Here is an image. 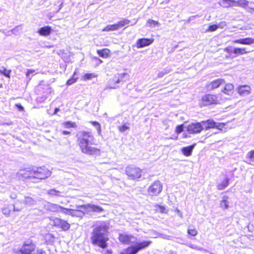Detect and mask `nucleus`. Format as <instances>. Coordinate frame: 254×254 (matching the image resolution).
Returning <instances> with one entry per match:
<instances>
[{
    "label": "nucleus",
    "mask_w": 254,
    "mask_h": 254,
    "mask_svg": "<svg viewBox=\"0 0 254 254\" xmlns=\"http://www.w3.org/2000/svg\"><path fill=\"white\" fill-rule=\"evenodd\" d=\"M77 143L82 153L89 156L99 155L101 150L97 146L95 138L91 131H81L77 134Z\"/></svg>",
    "instance_id": "1"
},
{
    "label": "nucleus",
    "mask_w": 254,
    "mask_h": 254,
    "mask_svg": "<svg viewBox=\"0 0 254 254\" xmlns=\"http://www.w3.org/2000/svg\"><path fill=\"white\" fill-rule=\"evenodd\" d=\"M109 227L105 223L96 226L91 232L90 240L94 246L105 249L108 247Z\"/></svg>",
    "instance_id": "2"
},
{
    "label": "nucleus",
    "mask_w": 254,
    "mask_h": 254,
    "mask_svg": "<svg viewBox=\"0 0 254 254\" xmlns=\"http://www.w3.org/2000/svg\"><path fill=\"white\" fill-rule=\"evenodd\" d=\"M225 100L220 93H206L198 99V105L201 108L216 106L221 104Z\"/></svg>",
    "instance_id": "3"
},
{
    "label": "nucleus",
    "mask_w": 254,
    "mask_h": 254,
    "mask_svg": "<svg viewBox=\"0 0 254 254\" xmlns=\"http://www.w3.org/2000/svg\"><path fill=\"white\" fill-rule=\"evenodd\" d=\"M49 219L52 222L51 226L53 227L59 228L61 231L64 232L69 230L70 224L67 221L59 217H50Z\"/></svg>",
    "instance_id": "4"
},
{
    "label": "nucleus",
    "mask_w": 254,
    "mask_h": 254,
    "mask_svg": "<svg viewBox=\"0 0 254 254\" xmlns=\"http://www.w3.org/2000/svg\"><path fill=\"white\" fill-rule=\"evenodd\" d=\"M125 172L128 178L133 180H138L142 174V171L140 168L132 165L127 166Z\"/></svg>",
    "instance_id": "5"
},
{
    "label": "nucleus",
    "mask_w": 254,
    "mask_h": 254,
    "mask_svg": "<svg viewBox=\"0 0 254 254\" xmlns=\"http://www.w3.org/2000/svg\"><path fill=\"white\" fill-rule=\"evenodd\" d=\"M36 245L31 240L24 241L18 252L20 254H34Z\"/></svg>",
    "instance_id": "6"
},
{
    "label": "nucleus",
    "mask_w": 254,
    "mask_h": 254,
    "mask_svg": "<svg viewBox=\"0 0 254 254\" xmlns=\"http://www.w3.org/2000/svg\"><path fill=\"white\" fill-rule=\"evenodd\" d=\"M32 177L40 180L45 179L49 177L51 172L45 167H40L32 172Z\"/></svg>",
    "instance_id": "7"
},
{
    "label": "nucleus",
    "mask_w": 254,
    "mask_h": 254,
    "mask_svg": "<svg viewBox=\"0 0 254 254\" xmlns=\"http://www.w3.org/2000/svg\"><path fill=\"white\" fill-rule=\"evenodd\" d=\"M58 211H60L65 215H69L73 217H82L83 213L81 209L78 207L77 209L67 208L61 206H58Z\"/></svg>",
    "instance_id": "8"
},
{
    "label": "nucleus",
    "mask_w": 254,
    "mask_h": 254,
    "mask_svg": "<svg viewBox=\"0 0 254 254\" xmlns=\"http://www.w3.org/2000/svg\"><path fill=\"white\" fill-rule=\"evenodd\" d=\"M225 79L223 78H216L206 83L205 87L207 91H213L219 88L225 83Z\"/></svg>",
    "instance_id": "9"
},
{
    "label": "nucleus",
    "mask_w": 254,
    "mask_h": 254,
    "mask_svg": "<svg viewBox=\"0 0 254 254\" xmlns=\"http://www.w3.org/2000/svg\"><path fill=\"white\" fill-rule=\"evenodd\" d=\"M163 186L159 181L154 182L148 188V192L152 196H156L162 190Z\"/></svg>",
    "instance_id": "10"
},
{
    "label": "nucleus",
    "mask_w": 254,
    "mask_h": 254,
    "mask_svg": "<svg viewBox=\"0 0 254 254\" xmlns=\"http://www.w3.org/2000/svg\"><path fill=\"white\" fill-rule=\"evenodd\" d=\"M203 129L201 122H195L190 124L187 127V131L190 134H197Z\"/></svg>",
    "instance_id": "11"
},
{
    "label": "nucleus",
    "mask_w": 254,
    "mask_h": 254,
    "mask_svg": "<svg viewBox=\"0 0 254 254\" xmlns=\"http://www.w3.org/2000/svg\"><path fill=\"white\" fill-rule=\"evenodd\" d=\"M79 208L81 209L83 216L85 214V211H87L88 209H90L92 212H101L104 211V209L100 206L90 204L80 205L79 206Z\"/></svg>",
    "instance_id": "12"
},
{
    "label": "nucleus",
    "mask_w": 254,
    "mask_h": 254,
    "mask_svg": "<svg viewBox=\"0 0 254 254\" xmlns=\"http://www.w3.org/2000/svg\"><path fill=\"white\" fill-rule=\"evenodd\" d=\"M154 41L153 38H139L136 41L135 46L137 48L140 49L146 46H148L152 44Z\"/></svg>",
    "instance_id": "13"
},
{
    "label": "nucleus",
    "mask_w": 254,
    "mask_h": 254,
    "mask_svg": "<svg viewBox=\"0 0 254 254\" xmlns=\"http://www.w3.org/2000/svg\"><path fill=\"white\" fill-rule=\"evenodd\" d=\"M234 91V85L231 83H225L221 89V93L227 96H232Z\"/></svg>",
    "instance_id": "14"
},
{
    "label": "nucleus",
    "mask_w": 254,
    "mask_h": 254,
    "mask_svg": "<svg viewBox=\"0 0 254 254\" xmlns=\"http://www.w3.org/2000/svg\"><path fill=\"white\" fill-rule=\"evenodd\" d=\"M132 236L126 234H120L119 235V241L125 245H128L131 243Z\"/></svg>",
    "instance_id": "15"
},
{
    "label": "nucleus",
    "mask_w": 254,
    "mask_h": 254,
    "mask_svg": "<svg viewBox=\"0 0 254 254\" xmlns=\"http://www.w3.org/2000/svg\"><path fill=\"white\" fill-rule=\"evenodd\" d=\"M233 43L241 45H250L254 44V38L247 37L243 39H236L233 41Z\"/></svg>",
    "instance_id": "16"
},
{
    "label": "nucleus",
    "mask_w": 254,
    "mask_h": 254,
    "mask_svg": "<svg viewBox=\"0 0 254 254\" xmlns=\"http://www.w3.org/2000/svg\"><path fill=\"white\" fill-rule=\"evenodd\" d=\"M238 93L241 96H246L251 93V89L247 85H240L237 88Z\"/></svg>",
    "instance_id": "17"
},
{
    "label": "nucleus",
    "mask_w": 254,
    "mask_h": 254,
    "mask_svg": "<svg viewBox=\"0 0 254 254\" xmlns=\"http://www.w3.org/2000/svg\"><path fill=\"white\" fill-rule=\"evenodd\" d=\"M96 52L99 57L104 59H107L111 55V50L108 48H103L102 49L97 50Z\"/></svg>",
    "instance_id": "18"
},
{
    "label": "nucleus",
    "mask_w": 254,
    "mask_h": 254,
    "mask_svg": "<svg viewBox=\"0 0 254 254\" xmlns=\"http://www.w3.org/2000/svg\"><path fill=\"white\" fill-rule=\"evenodd\" d=\"M154 212L155 213L167 214L168 209L164 205L156 204L154 205Z\"/></svg>",
    "instance_id": "19"
},
{
    "label": "nucleus",
    "mask_w": 254,
    "mask_h": 254,
    "mask_svg": "<svg viewBox=\"0 0 254 254\" xmlns=\"http://www.w3.org/2000/svg\"><path fill=\"white\" fill-rule=\"evenodd\" d=\"M151 243V241H145L138 243L135 246H133L136 253H137L139 251L147 247Z\"/></svg>",
    "instance_id": "20"
},
{
    "label": "nucleus",
    "mask_w": 254,
    "mask_h": 254,
    "mask_svg": "<svg viewBox=\"0 0 254 254\" xmlns=\"http://www.w3.org/2000/svg\"><path fill=\"white\" fill-rule=\"evenodd\" d=\"M195 145L196 144L194 143L191 145L183 147L181 149L182 153L187 157L190 156Z\"/></svg>",
    "instance_id": "21"
},
{
    "label": "nucleus",
    "mask_w": 254,
    "mask_h": 254,
    "mask_svg": "<svg viewBox=\"0 0 254 254\" xmlns=\"http://www.w3.org/2000/svg\"><path fill=\"white\" fill-rule=\"evenodd\" d=\"M52 30L51 26H46L40 28L38 32L41 36H47L51 34Z\"/></svg>",
    "instance_id": "22"
},
{
    "label": "nucleus",
    "mask_w": 254,
    "mask_h": 254,
    "mask_svg": "<svg viewBox=\"0 0 254 254\" xmlns=\"http://www.w3.org/2000/svg\"><path fill=\"white\" fill-rule=\"evenodd\" d=\"M201 122L202 125H205L204 128L205 129L215 128V127H216V123L212 119H208Z\"/></svg>",
    "instance_id": "23"
},
{
    "label": "nucleus",
    "mask_w": 254,
    "mask_h": 254,
    "mask_svg": "<svg viewBox=\"0 0 254 254\" xmlns=\"http://www.w3.org/2000/svg\"><path fill=\"white\" fill-rule=\"evenodd\" d=\"M229 179L227 177H226L224 178V179L218 183L217 185V189L218 190H223L227 187L229 184Z\"/></svg>",
    "instance_id": "24"
},
{
    "label": "nucleus",
    "mask_w": 254,
    "mask_h": 254,
    "mask_svg": "<svg viewBox=\"0 0 254 254\" xmlns=\"http://www.w3.org/2000/svg\"><path fill=\"white\" fill-rule=\"evenodd\" d=\"M232 53L236 56L242 55L249 53V51L247 50L246 48L244 47H236L235 48Z\"/></svg>",
    "instance_id": "25"
},
{
    "label": "nucleus",
    "mask_w": 254,
    "mask_h": 254,
    "mask_svg": "<svg viewBox=\"0 0 254 254\" xmlns=\"http://www.w3.org/2000/svg\"><path fill=\"white\" fill-rule=\"evenodd\" d=\"M249 1L247 0H236L234 3V5L243 8H246L248 6Z\"/></svg>",
    "instance_id": "26"
},
{
    "label": "nucleus",
    "mask_w": 254,
    "mask_h": 254,
    "mask_svg": "<svg viewBox=\"0 0 254 254\" xmlns=\"http://www.w3.org/2000/svg\"><path fill=\"white\" fill-rule=\"evenodd\" d=\"M62 192L55 189H51L47 191V194L51 196L62 197Z\"/></svg>",
    "instance_id": "27"
},
{
    "label": "nucleus",
    "mask_w": 254,
    "mask_h": 254,
    "mask_svg": "<svg viewBox=\"0 0 254 254\" xmlns=\"http://www.w3.org/2000/svg\"><path fill=\"white\" fill-rule=\"evenodd\" d=\"M187 233L190 237H194L197 235L198 231L194 226L190 225L189 226Z\"/></svg>",
    "instance_id": "28"
},
{
    "label": "nucleus",
    "mask_w": 254,
    "mask_h": 254,
    "mask_svg": "<svg viewBox=\"0 0 254 254\" xmlns=\"http://www.w3.org/2000/svg\"><path fill=\"white\" fill-rule=\"evenodd\" d=\"M137 253L133 246H129L120 252V254H136Z\"/></svg>",
    "instance_id": "29"
},
{
    "label": "nucleus",
    "mask_w": 254,
    "mask_h": 254,
    "mask_svg": "<svg viewBox=\"0 0 254 254\" xmlns=\"http://www.w3.org/2000/svg\"><path fill=\"white\" fill-rule=\"evenodd\" d=\"M62 126L66 128H76L77 127L76 124L71 121L64 122L62 123Z\"/></svg>",
    "instance_id": "30"
},
{
    "label": "nucleus",
    "mask_w": 254,
    "mask_h": 254,
    "mask_svg": "<svg viewBox=\"0 0 254 254\" xmlns=\"http://www.w3.org/2000/svg\"><path fill=\"white\" fill-rule=\"evenodd\" d=\"M130 22V20L127 19H123L116 23L118 30L120 28L128 25Z\"/></svg>",
    "instance_id": "31"
},
{
    "label": "nucleus",
    "mask_w": 254,
    "mask_h": 254,
    "mask_svg": "<svg viewBox=\"0 0 254 254\" xmlns=\"http://www.w3.org/2000/svg\"><path fill=\"white\" fill-rule=\"evenodd\" d=\"M98 75L95 73H85L82 77V79L83 80H87L89 79H91L93 78L97 77Z\"/></svg>",
    "instance_id": "32"
},
{
    "label": "nucleus",
    "mask_w": 254,
    "mask_h": 254,
    "mask_svg": "<svg viewBox=\"0 0 254 254\" xmlns=\"http://www.w3.org/2000/svg\"><path fill=\"white\" fill-rule=\"evenodd\" d=\"M228 198L227 196H224L222 200L220 201V206L224 209H227L229 207L228 204Z\"/></svg>",
    "instance_id": "33"
},
{
    "label": "nucleus",
    "mask_w": 254,
    "mask_h": 254,
    "mask_svg": "<svg viewBox=\"0 0 254 254\" xmlns=\"http://www.w3.org/2000/svg\"><path fill=\"white\" fill-rule=\"evenodd\" d=\"M117 27L116 23L111 25H108L105 26L103 29V31H110L117 30Z\"/></svg>",
    "instance_id": "34"
},
{
    "label": "nucleus",
    "mask_w": 254,
    "mask_h": 254,
    "mask_svg": "<svg viewBox=\"0 0 254 254\" xmlns=\"http://www.w3.org/2000/svg\"><path fill=\"white\" fill-rule=\"evenodd\" d=\"M247 158L250 161V164L254 165V149L250 151L248 153Z\"/></svg>",
    "instance_id": "35"
},
{
    "label": "nucleus",
    "mask_w": 254,
    "mask_h": 254,
    "mask_svg": "<svg viewBox=\"0 0 254 254\" xmlns=\"http://www.w3.org/2000/svg\"><path fill=\"white\" fill-rule=\"evenodd\" d=\"M76 72H74L72 77L71 78H70L69 79H68L66 81V85H70L75 83L77 81V78L74 77L75 76V75L76 74Z\"/></svg>",
    "instance_id": "36"
},
{
    "label": "nucleus",
    "mask_w": 254,
    "mask_h": 254,
    "mask_svg": "<svg viewBox=\"0 0 254 254\" xmlns=\"http://www.w3.org/2000/svg\"><path fill=\"white\" fill-rule=\"evenodd\" d=\"M129 124L128 123H126L121 126L118 127V129L120 132H124L127 130H128L129 129Z\"/></svg>",
    "instance_id": "37"
},
{
    "label": "nucleus",
    "mask_w": 254,
    "mask_h": 254,
    "mask_svg": "<svg viewBox=\"0 0 254 254\" xmlns=\"http://www.w3.org/2000/svg\"><path fill=\"white\" fill-rule=\"evenodd\" d=\"M90 123L93 126L95 127L97 129L98 132L100 133L101 132V126L100 124L96 121H90Z\"/></svg>",
    "instance_id": "38"
},
{
    "label": "nucleus",
    "mask_w": 254,
    "mask_h": 254,
    "mask_svg": "<svg viewBox=\"0 0 254 254\" xmlns=\"http://www.w3.org/2000/svg\"><path fill=\"white\" fill-rule=\"evenodd\" d=\"M218 28L219 26L216 24L210 25L206 30V32H213L216 30Z\"/></svg>",
    "instance_id": "39"
},
{
    "label": "nucleus",
    "mask_w": 254,
    "mask_h": 254,
    "mask_svg": "<svg viewBox=\"0 0 254 254\" xmlns=\"http://www.w3.org/2000/svg\"><path fill=\"white\" fill-rule=\"evenodd\" d=\"M226 125V123H221L217 124L216 123V127H215V128H217L218 129H219L220 130H224L226 129L225 126Z\"/></svg>",
    "instance_id": "40"
},
{
    "label": "nucleus",
    "mask_w": 254,
    "mask_h": 254,
    "mask_svg": "<svg viewBox=\"0 0 254 254\" xmlns=\"http://www.w3.org/2000/svg\"><path fill=\"white\" fill-rule=\"evenodd\" d=\"M147 23L149 24V25L150 26H154L159 25V22L158 21L151 19H149L147 20Z\"/></svg>",
    "instance_id": "41"
},
{
    "label": "nucleus",
    "mask_w": 254,
    "mask_h": 254,
    "mask_svg": "<svg viewBox=\"0 0 254 254\" xmlns=\"http://www.w3.org/2000/svg\"><path fill=\"white\" fill-rule=\"evenodd\" d=\"M183 130H184V125L183 124L178 125L176 127L175 132L177 134H179V133H181L183 131Z\"/></svg>",
    "instance_id": "42"
},
{
    "label": "nucleus",
    "mask_w": 254,
    "mask_h": 254,
    "mask_svg": "<svg viewBox=\"0 0 254 254\" xmlns=\"http://www.w3.org/2000/svg\"><path fill=\"white\" fill-rule=\"evenodd\" d=\"M0 72L7 77H10V73L11 70H8L6 68H3L2 70H0Z\"/></svg>",
    "instance_id": "43"
},
{
    "label": "nucleus",
    "mask_w": 254,
    "mask_h": 254,
    "mask_svg": "<svg viewBox=\"0 0 254 254\" xmlns=\"http://www.w3.org/2000/svg\"><path fill=\"white\" fill-rule=\"evenodd\" d=\"M223 2L228 4V6H233L234 5L235 0H222Z\"/></svg>",
    "instance_id": "44"
},
{
    "label": "nucleus",
    "mask_w": 254,
    "mask_h": 254,
    "mask_svg": "<svg viewBox=\"0 0 254 254\" xmlns=\"http://www.w3.org/2000/svg\"><path fill=\"white\" fill-rule=\"evenodd\" d=\"M15 107L18 109V110L20 111H23L24 110V108L23 106L20 104H16Z\"/></svg>",
    "instance_id": "45"
},
{
    "label": "nucleus",
    "mask_w": 254,
    "mask_h": 254,
    "mask_svg": "<svg viewBox=\"0 0 254 254\" xmlns=\"http://www.w3.org/2000/svg\"><path fill=\"white\" fill-rule=\"evenodd\" d=\"M34 72H35V70L34 69H28L26 72V75L27 76H29V75L30 74H32V73H34Z\"/></svg>",
    "instance_id": "46"
},
{
    "label": "nucleus",
    "mask_w": 254,
    "mask_h": 254,
    "mask_svg": "<svg viewBox=\"0 0 254 254\" xmlns=\"http://www.w3.org/2000/svg\"><path fill=\"white\" fill-rule=\"evenodd\" d=\"M120 82V80L119 78H118L116 79H110V84L114 83H119Z\"/></svg>",
    "instance_id": "47"
},
{
    "label": "nucleus",
    "mask_w": 254,
    "mask_h": 254,
    "mask_svg": "<svg viewBox=\"0 0 254 254\" xmlns=\"http://www.w3.org/2000/svg\"><path fill=\"white\" fill-rule=\"evenodd\" d=\"M36 254H46V253L44 251L40 250L37 251Z\"/></svg>",
    "instance_id": "48"
},
{
    "label": "nucleus",
    "mask_w": 254,
    "mask_h": 254,
    "mask_svg": "<svg viewBox=\"0 0 254 254\" xmlns=\"http://www.w3.org/2000/svg\"><path fill=\"white\" fill-rule=\"evenodd\" d=\"M71 133V132L68 130H63L62 131V134L64 135H68Z\"/></svg>",
    "instance_id": "49"
},
{
    "label": "nucleus",
    "mask_w": 254,
    "mask_h": 254,
    "mask_svg": "<svg viewBox=\"0 0 254 254\" xmlns=\"http://www.w3.org/2000/svg\"><path fill=\"white\" fill-rule=\"evenodd\" d=\"M59 109L58 108H55V112H54V113L56 114V113H57L59 111Z\"/></svg>",
    "instance_id": "50"
},
{
    "label": "nucleus",
    "mask_w": 254,
    "mask_h": 254,
    "mask_svg": "<svg viewBox=\"0 0 254 254\" xmlns=\"http://www.w3.org/2000/svg\"><path fill=\"white\" fill-rule=\"evenodd\" d=\"M106 253H107V254H112V251H111V250H108V251H107Z\"/></svg>",
    "instance_id": "51"
},
{
    "label": "nucleus",
    "mask_w": 254,
    "mask_h": 254,
    "mask_svg": "<svg viewBox=\"0 0 254 254\" xmlns=\"http://www.w3.org/2000/svg\"><path fill=\"white\" fill-rule=\"evenodd\" d=\"M110 88H116V86H110Z\"/></svg>",
    "instance_id": "52"
},
{
    "label": "nucleus",
    "mask_w": 254,
    "mask_h": 254,
    "mask_svg": "<svg viewBox=\"0 0 254 254\" xmlns=\"http://www.w3.org/2000/svg\"><path fill=\"white\" fill-rule=\"evenodd\" d=\"M225 51H226V52H228V48H226V49H225Z\"/></svg>",
    "instance_id": "53"
},
{
    "label": "nucleus",
    "mask_w": 254,
    "mask_h": 254,
    "mask_svg": "<svg viewBox=\"0 0 254 254\" xmlns=\"http://www.w3.org/2000/svg\"><path fill=\"white\" fill-rule=\"evenodd\" d=\"M2 87V84H0V87Z\"/></svg>",
    "instance_id": "54"
},
{
    "label": "nucleus",
    "mask_w": 254,
    "mask_h": 254,
    "mask_svg": "<svg viewBox=\"0 0 254 254\" xmlns=\"http://www.w3.org/2000/svg\"><path fill=\"white\" fill-rule=\"evenodd\" d=\"M41 82H40V83H39V85H41Z\"/></svg>",
    "instance_id": "55"
}]
</instances>
